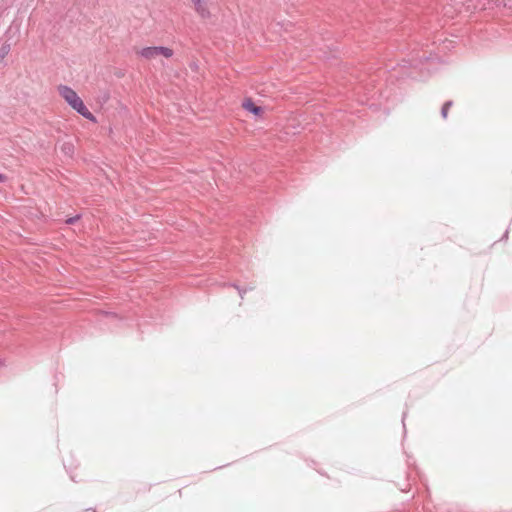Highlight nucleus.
<instances>
[{
	"mask_svg": "<svg viewBox=\"0 0 512 512\" xmlns=\"http://www.w3.org/2000/svg\"><path fill=\"white\" fill-rule=\"evenodd\" d=\"M57 92L64 99V101L80 115L86 119L96 122L95 116L85 106L83 100L79 97L77 92L67 85H59Z\"/></svg>",
	"mask_w": 512,
	"mask_h": 512,
	"instance_id": "1",
	"label": "nucleus"
},
{
	"mask_svg": "<svg viewBox=\"0 0 512 512\" xmlns=\"http://www.w3.org/2000/svg\"><path fill=\"white\" fill-rule=\"evenodd\" d=\"M136 55L148 61L158 57L170 59L174 55V50L167 46H147L137 49Z\"/></svg>",
	"mask_w": 512,
	"mask_h": 512,
	"instance_id": "2",
	"label": "nucleus"
},
{
	"mask_svg": "<svg viewBox=\"0 0 512 512\" xmlns=\"http://www.w3.org/2000/svg\"><path fill=\"white\" fill-rule=\"evenodd\" d=\"M190 3L200 18L208 19L211 17V11L206 0H190Z\"/></svg>",
	"mask_w": 512,
	"mask_h": 512,
	"instance_id": "3",
	"label": "nucleus"
},
{
	"mask_svg": "<svg viewBox=\"0 0 512 512\" xmlns=\"http://www.w3.org/2000/svg\"><path fill=\"white\" fill-rule=\"evenodd\" d=\"M242 108L259 118L263 117L265 112L264 108L256 105L251 98L243 100Z\"/></svg>",
	"mask_w": 512,
	"mask_h": 512,
	"instance_id": "4",
	"label": "nucleus"
},
{
	"mask_svg": "<svg viewBox=\"0 0 512 512\" xmlns=\"http://www.w3.org/2000/svg\"><path fill=\"white\" fill-rule=\"evenodd\" d=\"M10 51V46L8 44L3 45L0 49V62L6 57V55Z\"/></svg>",
	"mask_w": 512,
	"mask_h": 512,
	"instance_id": "5",
	"label": "nucleus"
},
{
	"mask_svg": "<svg viewBox=\"0 0 512 512\" xmlns=\"http://www.w3.org/2000/svg\"><path fill=\"white\" fill-rule=\"evenodd\" d=\"M451 105H452V103H451V102H446V103L443 105V107H442V111H441L443 118H445V119H446V118L448 117V112H449V109H450Z\"/></svg>",
	"mask_w": 512,
	"mask_h": 512,
	"instance_id": "6",
	"label": "nucleus"
},
{
	"mask_svg": "<svg viewBox=\"0 0 512 512\" xmlns=\"http://www.w3.org/2000/svg\"><path fill=\"white\" fill-rule=\"evenodd\" d=\"M64 149L66 150L67 153L69 154H72L73 151H74V147L71 143H68L64 146Z\"/></svg>",
	"mask_w": 512,
	"mask_h": 512,
	"instance_id": "7",
	"label": "nucleus"
},
{
	"mask_svg": "<svg viewBox=\"0 0 512 512\" xmlns=\"http://www.w3.org/2000/svg\"><path fill=\"white\" fill-rule=\"evenodd\" d=\"M78 219H79V217H78V216L71 217V218L67 219L66 223H67V224H73V223H75Z\"/></svg>",
	"mask_w": 512,
	"mask_h": 512,
	"instance_id": "8",
	"label": "nucleus"
},
{
	"mask_svg": "<svg viewBox=\"0 0 512 512\" xmlns=\"http://www.w3.org/2000/svg\"><path fill=\"white\" fill-rule=\"evenodd\" d=\"M5 180H6L5 175L0 174V183H1V182H5Z\"/></svg>",
	"mask_w": 512,
	"mask_h": 512,
	"instance_id": "9",
	"label": "nucleus"
}]
</instances>
